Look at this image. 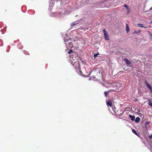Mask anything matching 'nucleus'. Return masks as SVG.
<instances>
[{
  "label": "nucleus",
  "mask_w": 152,
  "mask_h": 152,
  "mask_svg": "<svg viewBox=\"0 0 152 152\" xmlns=\"http://www.w3.org/2000/svg\"><path fill=\"white\" fill-rule=\"evenodd\" d=\"M24 53L26 55H29V54L28 52L27 51H24Z\"/></svg>",
  "instance_id": "nucleus-15"
},
{
  "label": "nucleus",
  "mask_w": 152,
  "mask_h": 152,
  "mask_svg": "<svg viewBox=\"0 0 152 152\" xmlns=\"http://www.w3.org/2000/svg\"><path fill=\"white\" fill-rule=\"evenodd\" d=\"M143 27L144 28H147V27H145V26H143Z\"/></svg>",
  "instance_id": "nucleus-24"
},
{
  "label": "nucleus",
  "mask_w": 152,
  "mask_h": 152,
  "mask_svg": "<svg viewBox=\"0 0 152 152\" xmlns=\"http://www.w3.org/2000/svg\"><path fill=\"white\" fill-rule=\"evenodd\" d=\"M72 52H73V51H72V50H71L69 51V52H68V53L69 54L72 53Z\"/></svg>",
  "instance_id": "nucleus-18"
},
{
  "label": "nucleus",
  "mask_w": 152,
  "mask_h": 152,
  "mask_svg": "<svg viewBox=\"0 0 152 152\" xmlns=\"http://www.w3.org/2000/svg\"><path fill=\"white\" fill-rule=\"evenodd\" d=\"M129 117L131 118V120L132 121H134L135 119V117L134 116L132 115H129Z\"/></svg>",
  "instance_id": "nucleus-11"
},
{
  "label": "nucleus",
  "mask_w": 152,
  "mask_h": 152,
  "mask_svg": "<svg viewBox=\"0 0 152 152\" xmlns=\"http://www.w3.org/2000/svg\"><path fill=\"white\" fill-rule=\"evenodd\" d=\"M124 60L125 61L127 66H129L131 63V62L126 58H124Z\"/></svg>",
  "instance_id": "nucleus-7"
},
{
  "label": "nucleus",
  "mask_w": 152,
  "mask_h": 152,
  "mask_svg": "<svg viewBox=\"0 0 152 152\" xmlns=\"http://www.w3.org/2000/svg\"><path fill=\"white\" fill-rule=\"evenodd\" d=\"M107 105L111 107L112 105V102L111 100H108L107 102Z\"/></svg>",
  "instance_id": "nucleus-8"
},
{
  "label": "nucleus",
  "mask_w": 152,
  "mask_h": 152,
  "mask_svg": "<svg viewBox=\"0 0 152 152\" xmlns=\"http://www.w3.org/2000/svg\"><path fill=\"white\" fill-rule=\"evenodd\" d=\"M150 137L151 138V139H152V135H150Z\"/></svg>",
  "instance_id": "nucleus-23"
},
{
  "label": "nucleus",
  "mask_w": 152,
  "mask_h": 152,
  "mask_svg": "<svg viewBox=\"0 0 152 152\" xmlns=\"http://www.w3.org/2000/svg\"><path fill=\"white\" fill-rule=\"evenodd\" d=\"M145 129L147 130H148V127L147 126H145Z\"/></svg>",
  "instance_id": "nucleus-20"
},
{
  "label": "nucleus",
  "mask_w": 152,
  "mask_h": 152,
  "mask_svg": "<svg viewBox=\"0 0 152 152\" xmlns=\"http://www.w3.org/2000/svg\"><path fill=\"white\" fill-rule=\"evenodd\" d=\"M150 123V122H148V121H147L145 122V126H148L149 124Z\"/></svg>",
  "instance_id": "nucleus-16"
},
{
  "label": "nucleus",
  "mask_w": 152,
  "mask_h": 152,
  "mask_svg": "<svg viewBox=\"0 0 152 152\" xmlns=\"http://www.w3.org/2000/svg\"><path fill=\"white\" fill-rule=\"evenodd\" d=\"M145 84L147 86L148 88L150 90L151 92L152 93V87L151 85H150L147 81H145Z\"/></svg>",
  "instance_id": "nucleus-5"
},
{
  "label": "nucleus",
  "mask_w": 152,
  "mask_h": 152,
  "mask_svg": "<svg viewBox=\"0 0 152 152\" xmlns=\"http://www.w3.org/2000/svg\"><path fill=\"white\" fill-rule=\"evenodd\" d=\"M132 132L135 135L137 136H138V134L137 133L136 130L134 129H132Z\"/></svg>",
  "instance_id": "nucleus-13"
},
{
  "label": "nucleus",
  "mask_w": 152,
  "mask_h": 152,
  "mask_svg": "<svg viewBox=\"0 0 152 152\" xmlns=\"http://www.w3.org/2000/svg\"><path fill=\"white\" fill-rule=\"evenodd\" d=\"M89 76L91 75V77L96 80L99 79V77L101 76L100 73V70L99 69H94L91 71L89 74Z\"/></svg>",
  "instance_id": "nucleus-2"
},
{
  "label": "nucleus",
  "mask_w": 152,
  "mask_h": 152,
  "mask_svg": "<svg viewBox=\"0 0 152 152\" xmlns=\"http://www.w3.org/2000/svg\"><path fill=\"white\" fill-rule=\"evenodd\" d=\"M150 35L151 36V38L152 37V34L151 33H150Z\"/></svg>",
  "instance_id": "nucleus-22"
},
{
  "label": "nucleus",
  "mask_w": 152,
  "mask_h": 152,
  "mask_svg": "<svg viewBox=\"0 0 152 152\" xmlns=\"http://www.w3.org/2000/svg\"><path fill=\"white\" fill-rule=\"evenodd\" d=\"M134 33H137L136 31H134Z\"/></svg>",
  "instance_id": "nucleus-27"
},
{
  "label": "nucleus",
  "mask_w": 152,
  "mask_h": 152,
  "mask_svg": "<svg viewBox=\"0 0 152 152\" xmlns=\"http://www.w3.org/2000/svg\"><path fill=\"white\" fill-rule=\"evenodd\" d=\"M140 120V118L139 117H137L135 119V122L136 123H138Z\"/></svg>",
  "instance_id": "nucleus-10"
},
{
  "label": "nucleus",
  "mask_w": 152,
  "mask_h": 152,
  "mask_svg": "<svg viewBox=\"0 0 152 152\" xmlns=\"http://www.w3.org/2000/svg\"><path fill=\"white\" fill-rule=\"evenodd\" d=\"M122 113H121L120 115H118L120 116V115H122Z\"/></svg>",
  "instance_id": "nucleus-25"
},
{
  "label": "nucleus",
  "mask_w": 152,
  "mask_h": 152,
  "mask_svg": "<svg viewBox=\"0 0 152 152\" xmlns=\"http://www.w3.org/2000/svg\"><path fill=\"white\" fill-rule=\"evenodd\" d=\"M138 26L139 27H143V25L142 24L139 23L138 24Z\"/></svg>",
  "instance_id": "nucleus-14"
},
{
  "label": "nucleus",
  "mask_w": 152,
  "mask_h": 152,
  "mask_svg": "<svg viewBox=\"0 0 152 152\" xmlns=\"http://www.w3.org/2000/svg\"><path fill=\"white\" fill-rule=\"evenodd\" d=\"M124 7H126L127 9H129V7L126 4H125L124 5Z\"/></svg>",
  "instance_id": "nucleus-17"
},
{
  "label": "nucleus",
  "mask_w": 152,
  "mask_h": 152,
  "mask_svg": "<svg viewBox=\"0 0 152 152\" xmlns=\"http://www.w3.org/2000/svg\"><path fill=\"white\" fill-rule=\"evenodd\" d=\"M126 31L127 33H128L129 31V29L128 24H127L126 25Z\"/></svg>",
  "instance_id": "nucleus-9"
},
{
  "label": "nucleus",
  "mask_w": 152,
  "mask_h": 152,
  "mask_svg": "<svg viewBox=\"0 0 152 152\" xmlns=\"http://www.w3.org/2000/svg\"><path fill=\"white\" fill-rule=\"evenodd\" d=\"M148 104L149 106L152 107V102L151 99H149L148 101Z\"/></svg>",
  "instance_id": "nucleus-12"
},
{
  "label": "nucleus",
  "mask_w": 152,
  "mask_h": 152,
  "mask_svg": "<svg viewBox=\"0 0 152 152\" xmlns=\"http://www.w3.org/2000/svg\"><path fill=\"white\" fill-rule=\"evenodd\" d=\"M151 23H152V21L151 22Z\"/></svg>",
  "instance_id": "nucleus-28"
},
{
  "label": "nucleus",
  "mask_w": 152,
  "mask_h": 152,
  "mask_svg": "<svg viewBox=\"0 0 152 152\" xmlns=\"http://www.w3.org/2000/svg\"><path fill=\"white\" fill-rule=\"evenodd\" d=\"M104 34L105 37V39L106 40H109L110 39L108 35L107 34V31H106L105 29L104 28L103 30Z\"/></svg>",
  "instance_id": "nucleus-3"
},
{
  "label": "nucleus",
  "mask_w": 152,
  "mask_h": 152,
  "mask_svg": "<svg viewBox=\"0 0 152 152\" xmlns=\"http://www.w3.org/2000/svg\"><path fill=\"white\" fill-rule=\"evenodd\" d=\"M114 91L112 90H110L107 91H105L104 92V94L106 97H107V94H109L110 92Z\"/></svg>",
  "instance_id": "nucleus-6"
},
{
  "label": "nucleus",
  "mask_w": 152,
  "mask_h": 152,
  "mask_svg": "<svg viewBox=\"0 0 152 152\" xmlns=\"http://www.w3.org/2000/svg\"><path fill=\"white\" fill-rule=\"evenodd\" d=\"M98 55V54H94V57L95 58Z\"/></svg>",
  "instance_id": "nucleus-19"
},
{
  "label": "nucleus",
  "mask_w": 152,
  "mask_h": 152,
  "mask_svg": "<svg viewBox=\"0 0 152 152\" xmlns=\"http://www.w3.org/2000/svg\"><path fill=\"white\" fill-rule=\"evenodd\" d=\"M64 42L66 45L68 47L71 46L72 45V43L71 42H69V40L66 41L65 40Z\"/></svg>",
  "instance_id": "nucleus-4"
},
{
  "label": "nucleus",
  "mask_w": 152,
  "mask_h": 152,
  "mask_svg": "<svg viewBox=\"0 0 152 152\" xmlns=\"http://www.w3.org/2000/svg\"><path fill=\"white\" fill-rule=\"evenodd\" d=\"M152 10V7H151L150 9V10Z\"/></svg>",
  "instance_id": "nucleus-26"
},
{
  "label": "nucleus",
  "mask_w": 152,
  "mask_h": 152,
  "mask_svg": "<svg viewBox=\"0 0 152 152\" xmlns=\"http://www.w3.org/2000/svg\"><path fill=\"white\" fill-rule=\"evenodd\" d=\"M76 54L74 53L70 56V61L71 64L73 65L74 68L76 72H80V63L78 56H76Z\"/></svg>",
  "instance_id": "nucleus-1"
},
{
  "label": "nucleus",
  "mask_w": 152,
  "mask_h": 152,
  "mask_svg": "<svg viewBox=\"0 0 152 152\" xmlns=\"http://www.w3.org/2000/svg\"><path fill=\"white\" fill-rule=\"evenodd\" d=\"M71 25L73 26L75 25V24L74 23H72L71 24Z\"/></svg>",
  "instance_id": "nucleus-21"
}]
</instances>
